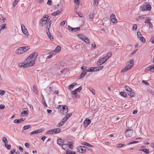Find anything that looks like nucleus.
I'll return each instance as SVG.
<instances>
[{"label": "nucleus", "instance_id": "obj_1", "mask_svg": "<svg viewBox=\"0 0 154 154\" xmlns=\"http://www.w3.org/2000/svg\"><path fill=\"white\" fill-rule=\"evenodd\" d=\"M38 55V53L36 52L32 53L25 60L24 62L20 63L19 64V66L20 67L26 68L33 66L35 63Z\"/></svg>", "mask_w": 154, "mask_h": 154}, {"label": "nucleus", "instance_id": "obj_2", "mask_svg": "<svg viewBox=\"0 0 154 154\" xmlns=\"http://www.w3.org/2000/svg\"><path fill=\"white\" fill-rule=\"evenodd\" d=\"M50 18L48 16L44 15L41 20V23L42 26L47 24L46 28L48 29L49 31V29L51 27V20H50Z\"/></svg>", "mask_w": 154, "mask_h": 154}, {"label": "nucleus", "instance_id": "obj_3", "mask_svg": "<svg viewBox=\"0 0 154 154\" xmlns=\"http://www.w3.org/2000/svg\"><path fill=\"white\" fill-rule=\"evenodd\" d=\"M58 109L63 115L66 114L68 111V107L65 105L64 106L59 105Z\"/></svg>", "mask_w": 154, "mask_h": 154}, {"label": "nucleus", "instance_id": "obj_4", "mask_svg": "<svg viewBox=\"0 0 154 154\" xmlns=\"http://www.w3.org/2000/svg\"><path fill=\"white\" fill-rule=\"evenodd\" d=\"M72 143L71 142L69 144L65 143L63 144L62 147V148L65 150L67 151L68 150L72 149L73 148Z\"/></svg>", "mask_w": 154, "mask_h": 154}, {"label": "nucleus", "instance_id": "obj_5", "mask_svg": "<svg viewBox=\"0 0 154 154\" xmlns=\"http://www.w3.org/2000/svg\"><path fill=\"white\" fill-rule=\"evenodd\" d=\"M77 36L80 39L84 41L86 44H89L90 42L89 39L86 37L82 34H78Z\"/></svg>", "mask_w": 154, "mask_h": 154}, {"label": "nucleus", "instance_id": "obj_6", "mask_svg": "<svg viewBox=\"0 0 154 154\" xmlns=\"http://www.w3.org/2000/svg\"><path fill=\"white\" fill-rule=\"evenodd\" d=\"M61 129L59 128L52 129L46 132L47 134H57L60 132Z\"/></svg>", "mask_w": 154, "mask_h": 154}, {"label": "nucleus", "instance_id": "obj_7", "mask_svg": "<svg viewBox=\"0 0 154 154\" xmlns=\"http://www.w3.org/2000/svg\"><path fill=\"white\" fill-rule=\"evenodd\" d=\"M125 89L127 91L128 94L131 97H134L135 94L132 92V89L128 86H125Z\"/></svg>", "mask_w": 154, "mask_h": 154}, {"label": "nucleus", "instance_id": "obj_8", "mask_svg": "<svg viewBox=\"0 0 154 154\" xmlns=\"http://www.w3.org/2000/svg\"><path fill=\"white\" fill-rule=\"evenodd\" d=\"M141 8V11H146L147 10L149 11L151 9V5L149 4L144 5L140 7Z\"/></svg>", "mask_w": 154, "mask_h": 154}, {"label": "nucleus", "instance_id": "obj_9", "mask_svg": "<svg viewBox=\"0 0 154 154\" xmlns=\"http://www.w3.org/2000/svg\"><path fill=\"white\" fill-rule=\"evenodd\" d=\"M137 36L138 39L143 43H145L146 42L145 38L143 37L139 31L137 32Z\"/></svg>", "mask_w": 154, "mask_h": 154}, {"label": "nucleus", "instance_id": "obj_10", "mask_svg": "<svg viewBox=\"0 0 154 154\" xmlns=\"http://www.w3.org/2000/svg\"><path fill=\"white\" fill-rule=\"evenodd\" d=\"M87 148V147L85 146H80L77 148V150L78 152H79L84 153L86 152Z\"/></svg>", "mask_w": 154, "mask_h": 154}, {"label": "nucleus", "instance_id": "obj_11", "mask_svg": "<svg viewBox=\"0 0 154 154\" xmlns=\"http://www.w3.org/2000/svg\"><path fill=\"white\" fill-rule=\"evenodd\" d=\"M125 133L127 137H131L133 133V131L129 128L127 129L125 131Z\"/></svg>", "mask_w": 154, "mask_h": 154}, {"label": "nucleus", "instance_id": "obj_12", "mask_svg": "<svg viewBox=\"0 0 154 154\" xmlns=\"http://www.w3.org/2000/svg\"><path fill=\"white\" fill-rule=\"evenodd\" d=\"M61 50V47L60 46H57L55 48V49L51 51L50 53L52 54H53L55 55L57 53L59 52Z\"/></svg>", "mask_w": 154, "mask_h": 154}, {"label": "nucleus", "instance_id": "obj_13", "mask_svg": "<svg viewBox=\"0 0 154 154\" xmlns=\"http://www.w3.org/2000/svg\"><path fill=\"white\" fill-rule=\"evenodd\" d=\"M134 60L133 59H131L128 62L126 67H128V69L130 70L133 66Z\"/></svg>", "mask_w": 154, "mask_h": 154}, {"label": "nucleus", "instance_id": "obj_14", "mask_svg": "<svg viewBox=\"0 0 154 154\" xmlns=\"http://www.w3.org/2000/svg\"><path fill=\"white\" fill-rule=\"evenodd\" d=\"M21 29L23 33L26 36H28L29 35V34L27 30L26 29L25 26L23 24L21 25Z\"/></svg>", "mask_w": 154, "mask_h": 154}, {"label": "nucleus", "instance_id": "obj_15", "mask_svg": "<svg viewBox=\"0 0 154 154\" xmlns=\"http://www.w3.org/2000/svg\"><path fill=\"white\" fill-rule=\"evenodd\" d=\"M110 18L111 20L112 23H117L118 20L116 18V16L114 14H111L110 15Z\"/></svg>", "mask_w": 154, "mask_h": 154}, {"label": "nucleus", "instance_id": "obj_16", "mask_svg": "<svg viewBox=\"0 0 154 154\" xmlns=\"http://www.w3.org/2000/svg\"><path fill=\"white\" fill-rule=\"evenodd\" d=\"M45 130V129L44 128L40 129L38 130H35V131H32L30 133V135L31 136L33 134H38L39 133H40L43 131H44Z\"/></svg>", "mask_w": 154, "mask_h": 154}, {"label": "nucleus", "instance_id": "obj_17", "mask_svg": "<svg viewBox=\"0 0 154 154\" xmlns=\"http://www.w3.org/2000/svg\"><path fill=\"white\" fill-rule=\"evenodd\" d=\"M82 89V88L81 86H80L79 88H77L75 89L74 91H72L71 92V93L72 94L74 95L76 94V92H79Z\"/></svg>", "mask_w": 154, "mask_h": 154}, {"label": "nucleus", "instance_id": "obj_18", "mask_svg": "<svg viewBox=\"0 0 154 154\" xmlns=\"http://www.w3.org/2000/svg\"><path fill=\"white\" fill-rule=\"evenodd\" d=\"M25 119V118L23 119L22 118L20 119H16L14 120V123H20L24 121Z\"/></svg>", "mask_w": 154, "mask_h": 154}, {"label": "nucleus", "instance_id": "obj_19", "mask_svg": "<svg viewBox=\"0 0 154 154\" xmlns=\"http://www.w3.org/2000/svg\"><path fill=\"white\" fill-rule=\"evenodd\" d=\"M91 123V121L88 119H85L83 122L85 127H87Z\"/></svg>", "mask_w": 154, "mask_h": 154}, {"label": "nucleus", "instance_id": "obj_20", "mask_svg": "<svg viewBox=\"0 0 154 154\" xmlns=\"http://www.w3.org/2000/svg\"><path fill=\"white\" fill-rule=\"evenodd\" d=\"M106 62V60L104 59V58H102L99 60V61H98L97 63V64L98 66L101 65L102 64H103L104 63Z\"/></svg>", "mask_w": 154, "mask_h": 154}, {"label": "nucleus", "instance_id": "obj_21", "mask_svg": "<svg viewBox=\"0 0 154 154\" xmlns=\"http://www.w3.org/2000/svg\"><path fill=\"white\" fill-rule=\"evenodd\" d=\"M66 118L60 121V123L57 125V127H61L64 124L66 121Z\"/></svg>", "mask_w": 154, "mask_h": 154}, {"label": "nucleus", "instance_id": "obj_22", "mask_svg": "<svg viewBox=\"0 0 154 154\" xmlns=\"http://www.w3.org/2000/svg\"><path fill=\"white\" fill-rule=\"evenodd\" d=\"M17 52L19 54H22L24 53V51L22 47L19 48L16 50Z\"/></svg>", "mask_w": 154, "mask_h": 154}, {"label": "nucleus", "instance_id": "obj_23", "mask_svg": "<svg viewBox=\"0 0 154 154\" xmlns=\"http://www.w3.org/2000/svg\"><path fill=\"white\" fill-rule=\"evenodd\" d=\"M62 10L60 9L57 10L56 11L54 12L51 14V15L53 16H56L58 15L62 11Z\"/></svg>", "mask_w": 154, "mask_h": 154}, {"label": "nucleus", "instance_id": "obj_24", "mask_svg": "<svg viewBox=\"0 0 154 154\" xmlns=\"http://www.w3.org/2000/svg\"><path fill=\"white\" fill-rule=\"evenodd\" d=\"M47 30V35L48 37L51 40L53 41L54 39L53 37L51 36V34L49 32V30L48 31V29Z\"/></svg>", "mask_w": 154, "mask_h": 154}, {"label": "nucleus", "instance_id": "obj_25", "mask_svg": "<svg viewBox=\"0 0 154 154\" xmlns=\"http://www.w3.org/2000/svg\"><path fill=\"white\" fill-rule=\"evenodd\" d=\"M64 140L62 139H59L57 140V143L60 145L62 146L63 144Z\"/></svg>", "mask_w": 154, "mask_h": 154}, {"label": "nucleus", "instance_id": "obj_26", "mask_svg": "<svg viewBox=\"0 0 154 154\" xmlns=\"http://www.w3.org/2000/svg\"><path fill=\"white\" fill-rule=\"evenodd\" d=\"M77 85V83L76 82H74L68 86V89L69 90H71L74 87Z\"/></svg>", "mask_w": 154, "mask_h": 154}, {"label": "nucleus", "instance_id": "obj_27", "mask_svg": "<svg viewBox=\"0 0 154 154\" xmlns=\"http://www.w3.org/2000/svg\"><path fill=\"white\" fill-rule=\"evenodd\" d=\"M22 47L23 51H24V52L27 51L30 48L29 47V46H24Z\"/></svg>", "mask_w": 154, "mask_h": 154}, {"label": "nucleus", "instance_id": "obj_28", "mask_svg": "<svg viewBox=\"0 0 154 154\" xmlns=\"http://www.w3.org/2000/svg\"><path fill=\"white\" fill-rule=\"evenodd\" d=\"M112 53H110L107 55L105 56L104 57H103L104 59L106 60V61L111 56Z\"/></svg>", "mask_w": 154, "mask_h": 154}, {"label": "nucleus", "instance_id": "obj_29", "mask_svg": "<svg viewBox=\"0 0 154 154\" xmlns=\"http://www.w3.org/2000/svg\"><path fill=\"white\" fill-rule=\"evenodd\" d=\"M28 112L27 109V110H24L21 113V115L22 116H24L25 115H28Z\"/></svg>", "mask_w": 154, "mask_h": 154}, {"label": "nucleus", "instance_id": "obj_30", "mask_svg": "<svg viewBox=\"0 0 154 154\" xmlns=\"http://www.w3.org/2000/svg\"><path fill=\"white\" fill-rule=\"evenodd\" d=\"M87 71H82L79 77V78L80 79L83 78L87 74Z\"/></svg>", "mask_w": 154, "mask_h": 154}, {"label": "nucleus", "instance_id": "obj_31", "mask_svg": "<svg viewBox=\"0 0 154 154\" xmlns=\"http://www.w3.org/2000/svg\"><path fill=\"white\" fill-rule=\"evenodd\" d=\"M140 151H143L145 152L146 154H148L149 153V150L146 149H140L139 150Z\"/></svg>", "mask_w": 154, "mask_h": 154}, {"label": "nucleus", "instance_id": "obj_32", "mask_svg": "<svg viewBox=\"0 0 154 154\" xmlns=\"http://www.w3.org/2000/svg\"><path fill=\"white\" fill-rule=\"evenodd\" d=\"M68 27L69 29H70L71 28V30L72 31H73L74 30L77 31L78 30L80 29V28L79 27H78L76 28H72L71 27L69 26H68Z\"/></svg>", "mask_w": 154, "mask_h": 154}, {"label": "nucleus", "instance_id": "obj_33", "mask_svg": "<svg viewBox=\"0 0 154 154\" xmlns=\"http://www.w3.org/2000/svg\"><path fill=\"white\" fill-rule=\"evenodd\" d=\"M99 4L98 0H93V5L94 6H97Z\"/></svg>", "mask_w": 154, "mask_h": 154}, {"label": "nucleus", "instance_id": "obj_34", "mask_svg": "<svg viewBox=\"0 0 154 154\" xmlns=\"http://www.w3.org/2000/svg\"><path fill=\"white\" fill-rule=\"evenodd\" d=\"M74 2L78 6H79L80 3H81V1L80 0H73Z\"/></svg>", "mask_w": 154, "mask_h": 154}, {"label": "nucleus", "instance_id": "obj_35", "mask_svg": "<svg viewBox=\"0 0 154 154\" xmlns=\"http://www.w3.org/2000/svg\"><path fill=\"white\" fill-rule=\"evenodd\" d=\"M33 90L35 93L37 94H38V91L35 85L33 86Z\"/></svg>", "mask_w": 154, "mask_h": 154}, {"label": "nucleus", "instance_id": "obj_36", "mask_svg": "<svg viewBox=\"0 0 154 154\" xmlns=\"http://www.w3.org/2000/svg\"><path fill=\"white\" fill-rule=\"evenodd\" d=\"M83 144L84 145L87 146L89 147H94V146H93L92 145L86 142H84L83 143Z\"/></svg>", "mask_w": 154, "mask_h": 154}, {"label": "nucleus", "instance_id": "obj_37", "mask_svg": "<svg viewBox=\"0 0 154 154\" xmlns=\"http://www.w3.org/2000/svg\"><path fill=\"white\" fill-rule=\"evenodd\" d=\"M129 69H128V67H126V66L124 68L122 69L121 70V72L123 73L126 72V71L129 70Z\"/></svg>", "mask_w": 154, "mask_h": 154}, {"label": "nucleus", "instance_id": "obj_38", "mask_svg": "<svg viewBox=\"0 0 154 154\" xmlns=\"http://www.w3.org/2000/svg\"><path fill=\"white\" fill-rule=\"evenodd\" d=\"M30 128V125H25L23 127V129L24 130H27L29 128Z\"/></svg>", "mask_w": 154, "mask_h": 154}, {"label": "nucleus", "instance_id": "obj_39", "mask_svg": "<svg viewBox=\"0 0 154 154\" xmlns=\"http://www.w3.org/2000/svg\"><path fill=\"white\" fill-rule=\"evenodd\" d=\"M72 115V113H70L67 114V115H66L65 116V117L63 118L64 119H65L66 121H67V119H68V118Z\"/></svg>", "mask_w": 154, "mask_h": 154}, {"label": "nucleus", "instance_id": "obj_40", "mask_svg": "<svg viewBox=\"0 0 154 154\" xmlns=\"http://www.w3.org/2000/svg\"><path fill=\"white\" fill-rule=\"evenodd\" d=\"M75 151H67L66 154H75Z\"/></svg>", "mask_w": 154, "mask_h": 154}, {"label": "nucleus", "instance_id": "obj_41", "mask_svg": "<svg viewBox=\"0 0 154 154\" xmlns=\"http://www.w3.org/2000/svg\"><path fill=\"white\" fill-rule=\"evenodd\" d=\"M89 91L91 92L92 94L94 95H95L96 94V92L95 90L92 88H89Z\"/></svg>", "mask_w": 154, "mask_h": 154}, {"label": "nucleus", "instance_id": "obj_42", "mask_svg": "<svg viewBox=\"0 0 154 154\" xmlns=\"http://www.w3.org/2000/svg\"><path fill=\"white\" fill-rule=\"evenodd\" d=\"M2 140L5 144L8 143V140L5 137H3L2 138Z\"/></svg>", "mask_w": 154, "mask_h": 154}, {"label": "nucleus", "instance_id": "obj_43", "mask_svg": "<svg viewBox=\"0 0 154 154\" xmlns=\"http://www.w3.org/2000/svg\"><path fill=\"white\" fill-rule=\"evenodd\" d=\"M120 94L121 96H122L124 97H126L127 96V94L124 92H120Z\"/></svg>", "mask_w": 154, "mask_h": 154}, {"label": "nucleus", "instance_id": "obj_44", "mask_svg": "<svg viewBox=\"0 0 154 154\" xmlns=\"http://www.w3.org/2000/svg\"><path fill=\"white\" fill-rule=\"evenodd\" d=\"M6 24H3L0 26V29L1 30L5 28Z\"/></svg>", "mask_w": 154, "mask_h": 154}, {"label": "nucleus", "instance_id": "obj_45", "mask_svg": "<svg viewBox=\"0 0 154 154\" xmlns=\"http://www.w3.org/2000/svg\"><path fill=\"white\" fill-rule=\"evenodd\" d=\"M6 20V18L4 17H2L0 18V22L1 23H3Z\"/></svg>", "mask_w": 154, "mask_h": 154}, {"label": "nucleus", "instance_id": "obj_46", "mask_svg": "<svg viewBox=\"0 0 154 154\" xmlns=\"http://www.w3.org/2000/svg\"><path fill=\"white\" fill-rule=\"evenodd\" d=\"M149 71H150L151 72V66H149L147 67L146 69L145 70V72H146Z\"/></svg>", "mask_w": 154, "mask_h": 154}, {"label": "nucleus", "instance_id": "obj_47", "mask_svg": "<svg viewBox=\"0 0 154 154\" xmlns=\"http://www.w3.org/2000/svg\"><path fill=\"white\" fill-rule=\"evenodd\" d=\"M18 0H15L13 2V5L14 7H15L18 2Z\"/></svg>", "mask_w": 154, "mask_h": 154}, {"label": "nucleus", "instance_id": "obj_48", "mask_svg": "<svg viewBox=\"0 0 154 154\" xmlns=\"http://www.w3.org/2000/svg\"><path fill=\"white\" fill-rule=\"evenodd\" d=\"M88 72H93V67H90L87 70V71Z\"/></svg>", "mask_w": 154, "mask_h": 154}, {"label": "nucleus", "instance_id": "obj_49", "mask_svg": "<svg viewBox=\"0 0 154 154\" xmlns=\"http://www.w3.org/2000/svg\"><path fill=\"white\" fill-rule=\"evenodd\" d=\"M94 13H91L89 14V18L90 19H92L94 16Z\"/></svg>", "mask_w": 154, "mask_h": 154}, {"label": "nucleus", "instance_id": "obj_50", "mask_svg": "<svg viewBox=\"0 0 154 154\" xmlns=\"http://www.w3.org/2000/svg\"><path fill=\"white\" fill-rule=\"evenodd\" d=\"M138 143V141H134L132 142H131L129 143H128V145H131V144H134V143Z\"/></svg>", "mask_w": 154, "mask_h": 154}, {"label": "nucleus", "instance_id": "obj_51", "mask_svg": "<svg viewBox=\"0 0 154 154\" xmlns=\"http://www.w3.org/2000/svg\"><path fill=\"white\" fill-rule=\"evenodd\" d=\"M5 146L8 149H10L11 147V146L8 144H5Z\"/></svg>", "mask_w": 154, "mask_h": 154}, {"label": "nucleus", "instance_id": "obj_52", "mask_svg": "<svg viewBox=\"0 0 154 154\" xmlns=\"http://www.w3.org/2000/svg\"><path fill=\"white\" fill-rule=\"evenodd\" d=\"M5 91L4 90H0V94L2 95H3L5 94Z\"/></svg>", "mask_w": 154, "mask_h": 154}, {"label": "nucleus", "instance_id": "obj_53", "mask_svg": "<svg viewBox=\"0 0 154 154\" xmlns=\"http://www.w3.org/2000/svg\"><path fill=\"white\" fill-rule=\"evenodd\" d=\"M25 146L27 148H29L30 147V145L28 143H25Z\"/></svg>", "mask_w": 154, "mask_h": 154}, {"label": "nucleus", "instance_id": "obj_54", "mask_svg": "<svg viewBox=\"0 0 154 154\" xmlns=\"http://www.w3.org/2000/svg\"><path fill=\"white\" fill-rule=\"evenodd\" d=\"M125 144H119L117 145L118 147L119 148H121L122 147V146H125Z\"/></svg>", "mask_w": 154, "mask_h": 154}, {"label": "nucleus", "instance_id": "obj_55", "mask_svg": "<svg viewBox=\"0 0 154 154\" xmlns=\"http://www.w3.org/2000/svg\"><path fill=\"white\" fill-rule=\"evenodd\" d=\"M137 25L136 24H134L133 26V28L135 30L137 29Z\"/></svg>", "mask_w": 154, "mask_h": 154}, {"label": "nucleus", "instance_id": "obj_56", "mask_svg": "<svg viewBox=\"0 0 154 154\" xmlns=\"http://www.w3.org/2000/svg\"><path fill=\"white\" fill-rule=\"evenodd\" d=\"M103 66L97 67V71L103 68Z\"/></svg>", "mask_w": 154, "mask_h": 154}, {"label": "nucleus", "instance_id": "obj_57", "mask_svg": "<svg viewBox=\"0 0 154 154\" xmlns=\"http://www.w3.org/2000/svg\"><path fill=\"white\" fill-rule=\"evenodd\" d=\"M66 23V20H64L62 22L60 23V25L62 26H64Z\"/></svg>", "mask_w": 154, "mask_h": 154}, {"label": "nucleus", "instance_id": "obj_58", "mask_svg": "<svg viewBox=\"0 0 154 154\" xmlns=\"http://www.w3.org/2000/svg\"><path fill=\"white\" fill-rule=\"evenodd\" d=\"M50 54L49 56H48L46 58V59H49V58H51L53 57V55L52 54Z\"/></svg>", "mask_w": 154, "mask_h": 154}, {"label": "nucleus", "instance_id": "obj_59", "mask_svg": "<svg viewBox=\"0 0 154 154\" xmlns=\"http://www.w3.org/2000/svg\"><path fill=\"white\" fill-rule=\"evenodd\" d=\"M142 82L144 83V84H145V85H149V83L148 82H146V81L143 80Z\"/></svg>", "mask_w": 154, "mask_h": 154}, {"label": "nucleus", "instance_id": "obj_60", "mask_svg": "<svg viewBox=\"0 0 154 154\" xmlns=\"http://www.w3.org/2000/svg\"><path fill=\"white\" fill-rule=\"evenodd\" d=\"M18 148L20 150V152H22L23 151V148L21 146H19L18 147Z\"/></svg>", "mask_w": 154, "mask_h": 154}, {"label": "nucleus", "instance_id": "obj_61", "mask_svg": "<svg viewBox=\"0 0 154 154\" xmlns=\"http://www.w3.org/2000/svg\"><path fill=\"white\" fill-rule=\"evenodd\" d=\"M5 106L4 105H0V109H3L5 108Z\"/></svg>", "mask_w": 154, "mask_h": 154}, {"label": "nucleus", "instance_id": "obj_62", "mask_svg": "<svg viewBox=\"0 0 154 154\" xmlns=\"http://www.w3.org/2000/svg\"><path fill=\"white\" fill-rule=\"evenodd\" d=\"M153 44H154V37L152 38L149 41Z\"/></svg>", "mask_w": 154, "mask_h": 154}, {"label": "nucleus", "instance_id": "obj_63", "mask_svg": "<svg viewBox=\"0 0 154 154\" xmlns=\"http://www.w3.org/2000/svg\"><path fill=\"white\" fill-rule=\"evenodd\" d=\"M149 92L150 94H151L152 95H154V91L151 90L149 91Z\"/></svg>", "mask_w": 154, "mask_h": 154}, {"label": "nucleus", "instance_id": "obj_64", "mask_svg": "<svg viewBox=\"0 0 154 154\" xmlns=\"http://www.w3.org/2000/svg\"><path fill=\"white\" fill-rule=\"evenodd\" d=\"M151 72H153L154 71V65L151 66Z\"/></svg>", "mask_w": 154, "mask_h": 154}]
</instances>
